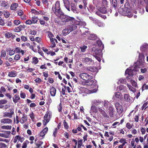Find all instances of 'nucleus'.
I'll list each match as a JSON object with an SVG mask.
<instances>
[{
  "label": "nucleus",
  "instance_id": "48",
  "mask_svg": "<svg viewBox=\"0 0 148 148\" xmlns=\"http://www.w3.org/2000/svg\"><path fill=\"white\" fill-rule=\"evenodd\" d=\"M110 103L108 101H105L104 102V106L105 107L107 108L110 106Z\"/></svg>",
  "mask_w": 148,
  "mask_h": 148
},
{
  "label": "nucleus",
  "instance_id": "17",
  "mask_svg": "<svg viewBox=\"0 0 148 148\" xmlns=\"http://www.w3.org/2000/svg\"><path fill=\"white\" fill-rule=\"evenodd\" d=\"M31 12L34 14L35 15H44L45 14V12L42 10H41L39 11H37L36 10L32 9L31 10Z\"/></svg>",
  "mask_w": 148,
  "mask_h": 148
},
{
  "label": "nucleus",
  "instance_id": "1",
  "mask_svg": "<svg viewBox=\"0 0 148 148\" xmlns=\"http://www.w3.org/2000/svg\"><path fill=\"white\" fill-rule=\"evenodd\" d=\"M79 77L82 79L85 80L84 84L86 85H91V87L95 86V88L91 90L92 93L95 92L97 90L96 88L97 86L95 83L93 84L94 81L92 80V77L86 73H80L79 75Z\"/></svg>",
  "mask_w": 148,
  "mask_h": 148
},
{
  "label": "nucleus",
  "instance_id": "38",
  "mask_svg": "<svg viewBox=\"0 0 148 148\" xmlns=\"http://www.w3.org/2000/svg\"><path fill=\"white\" fill-rule=\"evenodd\" d=\"M111 4L115 8L117 7V2L116 0H110Z\"/></svg>",
  "mask_w": 148,
  "mask_h": 148
},
{
  "label": "nucleus",
  "instance_id": "34",
  "mask_svg": "<svg viewBox=\"0 0 148 148\" xmlns=\"http://www.w3.org/2000/svg\"><path fill=\"white\" fill-rule=\"evenodd\" d=\"M100 101L99 100L97 99L94 100L92 102V105H94V106H98L100 104Z\"/></svg>",
  "mask_w": 148,
  "mask_h": 148
},
{
  "label": "nucleus",
  "instance_id": "4",
  "mask_svg": "<svg viewBox=\"0 0 148 148\" xmlns=\"http://www.w3.org/2000/svg\"><path fill=\"white\" fill-rule=\"evenodd\" d=\"M62 19V22L63 23H67L69 22L71 24H75V19L72 17L64 14L63 12V14H60L58 16Z\"/></svg>",
  "mask_w": 148,
  "mask_h": 148
},
{
  "label": "nucleus",
  "instance_id": "33",
  "mask_svg": "<svg viewBox=\"0 0 148 148\" xmlns=\"http://www.w3.org/2000/svg\"><path fill=\"white\" fill-rule=\"evenodd\" d=\"M115 96L116 98L119 100H121L122 97V95L120 92H117L115 93Z\"/></svg>",
  "mask_w": 148,
  "mask_h": 148
},
{
  "label": "nucleus",
  "instance_id": "57",
  "mask_svg": "<svg viewBox=\"0 0 148 148\" xmlns=\"http://www.w3.org/2000/svg\"><path fill=\"white\" fill-rule=\"evenodd\" d=\"M15 50H9V54L10 56H12L14 55L15 53Z\"/></svg>",
  "mask_w": 148,
  "mask_h": 148
},
{
  "label": "nucleus",
  "instance_id": "5",
  "mask_svg": "<svg viewBox=\"0 0 148 148\" xmlns=\"http://www.w3.org/2000/svg\"><path fill=\"white\" fill-rule=\"evenodd\" d=\"M52 10L58 17L63 14V12L60 9V1H56L55 4L53 5Z\"/></svg>",
  "mask_w": 148,
  "mask_h": 148
},
{
  "label": "nucleus",
  "instance_id": "16",
  "mask_svg": "<svg viewBox=\"0 0 148 148\" xmlns=\"http://www.w3.org/2000/svg\"><path fill=\"white\" fill-rule=\"evenodd\" d=\"M83 61L84 63H85L89 65L92 64V63H94L93 60L91 58L88 57L83 58Z\"/></svg>",
  "mask_w": 148,
  "mask_h": 148
},
{
  "label": "nucleus",
  "instance_id": "41",
  "mask_svg": "<svg viewBox=\"0 0 148 148\" xmlns=\"http://www.w3.org/2000/svg\"><path fill=\"white\" fill-rule=\"evenodd\" d=\"M12 115L10 112H5L4 113L3 116L8 117L10 118H11L12 117Z\"/></svg>",
  "mask_w": 148,
  "mask_h": 148
},
{
  "label": "nucleus",
  "instance_id": "50",
  "mask_svg": "<svg viewBox=\"0 0 148 148\" xmlns=\"http://www.w3.org/2000/svg\"><path fill=\"white\" fill-rule=\"evenodd\" d=\"M97 43L98 45V46H100V47H102V48H103V44L101 41L98 40L97 41Z\"/></svg>",
  "mask_w": 148,
  "mask_h": 148
},
{
  "label": "nucleus",
  "instance_id": "20",
  "mask_svg": "<svg viewBox=\"0 0 148 148\" xmlns=\"http://www.w3.org/2000/svg\"><path fill=\"white\" fill-rule=\"evenodd\" d=\"M98 110L100 112V113L102 115V116L104 117L108 118L109 116L107 115V114L105 111L103 110L101 108H98Z\"/></svg>",
  "mask_w": 148,
  "mask_h": 148
},
{
  "label": "nucleus",
  "instance_id": "56",
  "mask_svg": "<svg viewBox=\"0 0 148 148\" xmlns=\"http://www.w3.org/2000/svg\"><path fill=\"white\" fill-rule=\"evenodd\" d=\"M7 145L5 144L0 142V148H6Z\"/></svg>",
  "mask_w": 148,
  "mask_h": 148
},
{
  "label": "nucleus",
  "instance_id": "27",
  "mask_svg": "<svg viewBox=\"0 0 148 148\" xmlns=\"http://www.w3.org/2000/svg\"><path fill=\"white\" fill-rule=\"evenodd\" d=\"M114 108L112 106H109V107L108 109V112H109V115L111 117L113 116L114 114Z\"/></svg>",
  "mask_w": 148,
  "mask_h": 148
},
{
  "label": "nucleus",
  "instance_id": "39",
  "mask_svg": "<svg viewBox=\"0 0 148 148\" xmlns=\"http://www.w3.org/2000/svg\"><path fill=\"white\" fill-rule=\"evenodd\" d=\"M127 86L130 91H131L134 92L136 91V89L132 86L131 85L128 84H127Z\"/></svg>",
  "mask_w": 148,
  "mask_h": 148
},
{
  "label": "nucleus",
  "instance_id": "47",
  "mask_svg": "<svg viewBox=\"0 0 148 148\" xmlns=\"http://www.w3.org/2000/svg\"><path fill=\"white\" fill-rule=\"evenodd\" d=\"M84 9H86L87 4V0H82Z\"/></svg>",
  "mask_w": 148,
  "mask_h": 148
},
{
  "label": "nucleus",
  "instance_id": "63",
  "mask_svg": "<svg viewBox=\"0 0 148 148\" xmlns=\"http://www.w3.org/2000/svg\"><path fill=\"white\" fill-rule=\"evenodd\" d=\"M20 97L22 98H25L26 97L25 93L24 92H22L21 91L20 93Z\"/></svg>",
  "mask_w": 148,
  "mask_h": 148
},
{
  "label": "nucleus",
  "instance_id": "6",
  "mask_svg": "<svg viewBox=\"0 0 148 148\" xmlns=\"http://www.w3.org/2000/svg\"><path fill=\"white\" fill-rule=\"evenodd\" d=\"M138 68H139V66L136 63H134L132 67H130L127 69H129L128 71H130V73L132 74V73H134L138 71Z\"/></svg>",
  "mask_w": 148,
  "mask_h": 148
},
{
  "label": "nucleus",
  "instance_id": "62",
  "mask_svg": "<svg viewBox=\"0 0 148 148\" xmlns=\"http://www.w3.org/2000/svg\"><path fill=\"white\" fill-rule=\"evenodd\" d=\"M119 89L120 90H123L124 91L125 90V87L123 85H121L119 86Z\"/></svg>",
  "mask_w": 148,
  "mask_h": 148
},
{
  "label": "nucleus",
  "instance_id": "22",
  "mask_svg": "<svg viewBox=\"0 0 148 148\" xmlns=\"http://www.w3.org/2000/svg\"><path fill=\"white\" fill-rule=\"evenodd\" d=\"M75 23L74 24H71L72 25H69L67 26L70 32L75 30L77 27V26L75 25Z\"/></svg>",
  "mask_w": 148,
  "mask_h": 148
},
{
  "label": "nucleus",
  "instance_id": "29",
  "mask_svg": "<svg viewBox=\"0 0 148 148\" xmlns=\"http://www.w3.org/2000/svg\"><path fill=\"white\" fill-rule=\"evenodd\" d=\"M48 131V128L47 127H46L40 132V136H44Z\"/></svg>",
  "mask_w": 148,
  "mask_h": 148
},
{
  "label": "nucleus",
  "instance_id": "35",
  "mask_svg": "<svg viewBox=\"0 0 148 148\" xmlns=\"http://www.w3.org/2000/svg\"><path fill=\"white\" fill-rule=\"evenodd\" d=\"M126 81L125 79L121 78L119 80L118 83L119 84H125L126 83Z\"/></svg>",
  "mask_w": 148,
  "mask_h": 148
},
{
  "label": "nucleus",
  "instance_id": "60",
  "mask_svg": "<svg viewBox=\"0 0 148 148\" xmlns=\"http://www.w3.org/2000/svg\"><path fill=\"white\" fill-rule=\"evenodd\" d=\"M24 140V138L23 137H21L20 136L18 135V140L22 143L23 141Z\"/></svg>",
  "mask_w": 148,
  "mask_h": 148
},
{
  "label": "nucleus",
  "instance_id": "28",
  "mask_svg": "<svg viewBox=\"0 0 148 148\" xmlns=\"http://www.w3.org/2000/svg\"><path fill=\"white\" fill-rule=\"evenodd\" d=\"M69 29V28L67 26L62 31V33L63 35L66 36V35L69 34L70 32Z\"/></svg>",
  "mask_w": 148,
  "mask_h": 148
},
{
  "label": "nucleus",
  "instance_id": "31",
  "mask_svg": "<svg viewBox=\"0 0 148 148\" xmlns=\"http://www.w3.org/2000/svg\"><path fill=\"white\" fill-rule=\"evenodd\" d=\"M18 4L16 3H14L12 4L10 6V8L12 10H15L18 7Z\"/></svg>",
  "mask_w": 148,
  "mask_h": 148
},
{
  "label": "nucleus",
  "instance_id": "55",
  "mask_svg": "<svg viewBox=\"0 0 148 148\" xmlns=\"http://www.w3.org/2000/svg\"><path fill=\"white\" fill-rule=\"evenodd\" d=\"M58 131V129L56 128L55 129V130L53 132V135L54 136V137H56L57 133V132Z\"/></svg>",
  "mask_w": 148,
  "mask_h": 148
},
{
  "label": "nucleus",
  "instance_id": "61",
  "mask_svg": "<svg viewBox=\"0 0 148 148\" xmlns=\"http://www.w3.org/2000/svg\"><path fill=\"white\" fill-rule=\"evenodd\" d=\"M58 111L59 112H61L62 111V108L61 103H60V104L58 106Z\"/></svg>",
  "mask_w": 148,
  "mask_h": 148
},
{
  "label": "nucleus",
  "instance_id": "24",
  "mask_svg": "<svg viewBox=\"0 0 148 148\" xmlns=\"http://www.w3.org/2000/svg\"><path fill=\"white\" fill-rule=\"evenodd\" d=\"M56 90L54 87H52L50 88V93L51 96L54 97L56 94Z\"/></svg>",
  "mask_w": 148,
  "mask_h": 148
},
{
  "label": "nucleus",
  "instance_id": "43",
  "mask_svg": "<svg viewBox=\"0 0 148 148\" xmlns=\"http://www.w3.org/2000/svg\"><path fill=\"white\" fill-rule=\"evenodd\" d=\"M5 36L7 38H9L12 36V34L10 32H7L5 34Z\"/></svg>",
  "mask_w": 148,
  "mask_h": 148
},
{
  "label": "nucleus",
  "instance_id": "26",
  "mask_svg": "<svg viewBox=\"0 0 148 148\" xmlns=\"http://www.w3.org/2000/svg\"><path fill=\"white\" fill-rule=\"evenodd\" d=\"M12 121V120L9 119H3L1 120V122L3 123H9Z\"/></svg>",
  "mask_w": 148,
  "mask_h": 148
},
{
  "label": "nucleus",
  "instance_id": "58",
  "mask_svg": "<svg viewBox=\"0 0 148 148\" xmlns=\"http://www.w3.org/2000/svg\"><path fill=\"white\" fill-rule=\"evenodd\" d=\"M5 23L3 19L0 17V25L2 26L4 25Z\"/></svg>",
  "mask_w": 148,
  "mask_h": 148
},
{
  "label": "nucleus",
  "instance_id": "25",
  "mask_svg": "<svg viewBox=\"0 0 148 148\" xmlns=\"http://www.w3.org/2000/svg\"><path fill=\"white\" fill-rule=\"evenodd\" d=\"M124 98L126 101L130 102L132 101V98L128 94H126L124 95Z\"/></svg>",
  "mask_w": 148,
  "mask_h": 148
},
{
  "label": "nucleus",
  "instance_id": "14",
  "mask_svg": "<svg viewBox=\"0 0 148 148\" xmlns=\"http://www.w3.org/2000/svg\"><path fill=\"white\" fill-rule=\"evenodd\" d=\"M139 68L140 69V71L143 73H146L148 69V67H146V65L144 64H139Z\"/></svg>",
  "mask_w": 148,
  "mask_h": 148
},
{
  "label": "nucleus",
  "instance_id": "9",
  "mask_svg": "<svg viewBox=\"0 0 148 148\" xmlns=\"http://www.w3.org/2000/svg\"><path fill=\"white\" fill-rule=\"evenodd\" d=\"M140 51L143 53L147 54L148 51V44L145 43L140 47Z\"/></svg>",
  "mask_w": 148,
  "mask_h": 148
},
{
  "label": "nucleus",
  "instance_id": "18",
  "mask_svg": "<svg viewBox=\"0 0 148 148\" xmlns=\"http://www.w3.org/2000/svg\"><path fill=\"white\" fill-rule=\"evenodd\" d=\"M92 52H94L97 55H99V53H101L102 52V51L100 49L97 48L96 47H93L92 49ZM93 54L94 53H92Z\"/></svg>",
  "mask_w": 148,
  "mask_h": 148
},
{
  "label": "nucleus",
  "instance_id": "8",
  "mask_svg": "<svg viewBox=\"0 0 148 148\" xmlns=\"http://www.w3.org/2000/svg\"><path fill=\"white\" fill-rule=\"evenodd\" d=\"M19 116L20 118L19 121L21 123L23 124L27 121V117L24 112L22 114V115L19 114Z\"/></svg>",
  "mask_w": 148,
  "mask_h": 148
},
{
  "label": "nucleus",
  "instance_id": "46",
  "mask_svg": "<svg viewBox=\"0 0 148 148\" xmlns=\"http://www.w3.org/2000/svg\"><path fill=\"white\" fill-rule=\"evenodd\" d=\"M1 128L3 129L9 130L11 128L12 126L10 125H3L1 126Z\"/></svg>",
  "mask_w": 148,
  "mask_h": 148
},
{
  "label": "nucleus",
  "instance_id": "49",
  "mask_svg": "<svg viewBox=\"0 0 148 148\" xmlns=\"http://www.w3.org/2000/svg\"><path fill=\"white\" fill-rule=\"evenodd\" d=\"M133 125L132 124H131L130 123H127L126 125V127L128 128V129L130 130L132 128Z\"/></svg>",
  "mask_w": 148,
  "mask_h": 148
},
{
  "label": "nucleus",
  "instance_id": "52",
  "mask_svg": "<svg viewBox=\"0 0 148 148\" xmlns=\"http://www.w3.org/2000/svg\"><path fill=\"white\" fill-rule=\"evenodd\" d=\"M3 14L5 17L6 18L8 17L10 15V13L8 12L7 11L4 12H3Z\"/></svg>",
  "mask_w": 148,
  "mask_h": 148
},
{
  "label": "nucleus",
  "instance_id": "54",
  "mask_svg": "<svg viewBox=\"0 0 148 148\" xmlns=\"http://www.w3.org/2000/svg\"><path fill=\"white\" fill-rule=\"evenodd\" d=\"M130 82L132 84V85L135 87L137 86V84L134 80H132Z\"/></svg>",
  "mask_w": 148,
  "mask_h": 148
},
{
  "label": "nucleus",
  "instance_id": "44",
  "mask_svg": "<svg viewBox=\"0 0 148 148\" xmlns=\"http://www.w3.org/2000/svg\"><path fill=\"white\" fill-rule=\"evenodd\" d=\"M108 2L107 0H102V6L107 7Z\"/></svg>",
  "mask_w": 148,
  "mask_h": 148
},
{
  "label": "nucleus",
  "instance_id": "37",
  "mask_svg": "<svg viewBox=\"0 0 148 148\" xmlns=\"http://www.w3.org/2000/svg\"><path fill=\"white\" fill-rule=\"evenodd\" d=\"M38 20V17L34 16L32 18L31 21L33 24H35L37 23Z\"/></svg>",
  "mask_w": 148,
  "mask_h": 148
},
{
  "label": "nucleus",
  "instance_id": "13",
  "mask_svg": "<svg viewBox=\"0 0 148 148\" xmlns=\"http://www.w3.org/2000/svg\"><path fill=\"white\" fill-rule=\"evenodd\" d=\"M138 61L139 62V64H144L145 56L143 53H139Z\"/></svg>",
  "mask_w": 148,
  "mask_h": 148
},
{
  "label": "nucleus",
  "instance_id": "45",
  "mask_svg": "<svg viewBox=\"0 0 148 148\" xmlns=\"http://www.w3.org/2000/svg\"><path fill=\"white\" fill-rule=\"evenodd\" d=\"M87 46L86 45H84L83 46L80 47V48L81 49V51L82 52H84L86 50V49L87 48Z\"/></svg>",
  "mask_w": 148,
  "mask_h": 148
},
{
  "label": "nucleus",
  "instance_id": "19",
  "mask_svg": "<svg viewBox=\"0 0 148 148\" xmlns=\"http://www.w3.org/2000/svg\"><path fill=\"white\" fill-rule=\"evenodd\" d=\"M80 30L81 32L82 31L83 32H82V35H86L89 34V32L88 31V29L86 27H84L82 28Z\"/></svg>",
  "mask_w": 148,
  "mask_h": 148
},
{
  "label": "nucleus",
  "instance_id": "7",
  "mask_svg": "<svg viewBox=\"0 0 148 148\" xmlns=\"http://www.w3.org/2000/svg\"><path fill=\"white\" fill-rule=\"evenodd\" d=\"M48 37L50 38V42L51 43L50 47L51 48L55 47L56 45L54 41V38H53L54 37V35L51 32H48Z\"/></svg>",
  "mask_w": 148,
  "mask_h": 148
},
{
  "label": "nucleus",
  "instance_id": "15",
  "mask_svg": "<svg viewBox=\"0 0 148 148\" xmlns=\"http://www.w3.org/2000/svg\"><path fill=\"white\" fill-rule=\"evenodd\" d=\"M51 115L49 113H48L47 114H46L44 116V121L43 124L44 125H46L49 122L50 120Z\"/></svg>",
  "mask_w": 148,
  "mask_h": 148
},
{
  "label": "nucleus",
  "instance_id": "51",
  "mask_svg": "<svg viewBox=\"0 0 148 148\" xmlns=\"http://www.w3.org/2000/svg\"><path fill=\"white\" fill-rule=\"evenodd\" d=\"M43 142L39 140L38 141V143H35V144L37 146L38 148L39 147L43 144Z\"/></svg>",
  "mask_w": 148,
  "mask_h": 148
},
{
  "label": "nucleus",
  "instance_id": "64",
  "mask_svg": "<svg viewBox=\"0 0 148 148\" xmlns=\"http://www.w3.org/2000/svg\"><path fill=\"white\" fill-rule=\"evenodd\" d=\"M63 124L64 127L66 129H67L68 128V125L67 123L66 122L65 120H64L63 122Z\"/></svg>",
  "mask_w": 148,
  "mask_h": 148
},
{
  "label": "nucleus",
  "instance_id": "21",
  "mask_svg": "<svg viewBox=\"0 0 148 148\" xmlns=\"http://www.w3.org/2000/svg\"><path fill=\"white\" fill-rule=\"evenodd\" d=\"M97 111V109L96 107L94 105H92L91 107L90 112L91 114L96 113Z\"/></svg>",
  "mask_w": 148,
  "mask_h": 148
},
{
  "label": "nucleus",
  "instance_id": "2",
  "mask_svg": "<svg viewBox=\"0 0 148 148\" xmlns=\"http://www.w3.org/2000/svg\"><path fill=\"white\" fill-rule=\"evenodd\" d=\"M128 3H126L124 5V8L120 7L118 11L119 13L121 15L126 16L130 18L133 15L131 12V10L126 6V5H128Z\"/></svg>",
  "mask_w": 148,
  "mask_h": 148
},
{
  "label": "nucleus",
  "instance_id": "32",
  "mask_svg": "<svg viewBox=\"0 0 148 148\" xmlns=\"http://www.w3.org/2000/svg\"><path fill=\"white\" fill-rule=\"evenodd\" d=\"M97 38V36L95 34H90L88 37V39L92 40H96Z\"/></svg>",
  "mask_w": 148,
  "mask_h": 148
},
{
  "label": "nucleus",
  "instance_id": "23",
  "mask_svg": "<svg viewBox=\"0 0 148 148\" xmlns=\"http://www.w3.org/2000/svg\"><path fill=\"white\" fill-rule=\"evenodd\" d=\"M107 7L102 6L101 7H99L98 8V10L102 13L105 14L107 12Z\"/></svg>",
  "mask_w": 148,
  "mask_h": 148
},
{
  "label": "nucleus",
  "instance_id": "59",
  "mask_svg": "<svg viewBox=\"0 0 148 148\" xmlns=\"http://www.w3.org/2000/svg\"><path fill=\"white\" fill-rule=\"evenodd\" d=\"M139 12L141 14H144L145 12V10L143 8H140L138 10Z\"/></svg>",
  "mask_w": 148,
  "mask_h": 148
},
{
  "label": "nucleus",
  "instance_id": "10",
  "mask_svg": "<svg viewBox=\"0 0 148 148\" xmlns=\"http://www.w3.org/2000/svg\"><path fill=\"white\" fill-rule=\"evenodd\" d=\"M129 69H127L125 71V74L126 75L127 74L128 75L127 77V79L128 81L131 82L132 80H134L133 78V75H134V73H132V74H131V73H130V71H128Z\"/></svg>",
  "mask_w": 148,
  "mask_h": 148
},
{
  "label": "nucleus",
  "instance_id": "12",
  "mask_svg": "<svg viewBox=\"0 0 148 148\" xmlns=\"http://www.w3.org/2000/svg\"><path fill=\"white\" fill-rule=\"evenodd\" d=\"M115 105L118 113L119 114L121 113L123 111L122 105L117 102L115 103Z\"/></svg>",
  "mask_w": 148,
  "mask_h": 148
},
{
  "label": "nucleus",
  "instance_id": "3",
  "mask_svg": "<svg viewBox=\"0 0 148 148\" xmlns=\"http://www.w3.org/2000/svg\"><path fill=\"white\" fill-rule=\"evenodd\" d=\"M63 1L64 6L69 11L71 10L74 12L76 11L77 6L75 3H70L68 0H63Z\"/></svg>",
  "mask_w": 148,
  "mask_h": 148
},
{
  "label": "nucleus",
  "instance_id": "40",
  "mask_svg": "<svg viewBox=\"0 0 148 148\" xmlns=\"http://www.w3.org/2000/svg\"><path fill=\"white\" fill-rule=\"evenodd\" d=\"M100 12L99 11L98 12H95V14L97 15L98 16L101 17V18L105 19L106 18V16L104 15H102Z\"/></svg>",
  "mask_w": 148,
  "mask_h": 148
},
{
  "label": "nucleus",
  "instance_id": "42",
  "mask_svg": "<svg viewBox=\"0 0 148 148\" xmlns=\"http://www.w3.org/2000/svg\"><path fill=\"white\" fill-rule=\"evenodd\" d=\"M38 62V58L36 57H34L32 58V63L36 64H37Z\"/></svg>",
  "mask_w": 148,
  "mask_h": 148
},
{
  "label": "nucleus",
  "instance_id": "36",
  "mask_svg": "<svg viewBox=\"0 0 148 148\" xmlns=\"http://www.w3.org/2000/svg\"><path fill=\"white\" fill-rule=\"evenodd\" d=\"M16 75V73L15 71H12L9 73L8 76L10 77H14Z\"/></svg>",
  "mask_w": 148,
  "mask_h": 148
},
{
  "label": "nucleus",
  "instance_id": "30",
  "mask_svg": "<svg viewBox=\"0 0 148 148\" xmlns=\"http://www.w3.org/2000/svg\"><path fill=\"white\" fill-rule=\"evenodd\" d=\"M20 99V97L17 94H16L14 96V97H13V101L15 103L18 102Z\"/></svg>",
  "mask_w": 148,
  "mask_h": 148
},
{
  "label": "nucleus",
  "instance_id": "11",
  "mask_svg": "<svg viewBox=\"0 0 148 148\" xmlns=\"http://www.w3.org/2000/svg\"><path fill=\"white\" fill-rule=\"evenodd\" d=\"M86 71L88 73L92 72L94 73L93 74H95L98 72V69L96 67L88 66L86 68Z\"/></svg>",
  "mask_w": 148,
  "mask_h": 148
},
{
  "label": "nucleus",
  "instance_id": "53",
  "mask_svg": "<svg viewBox=\"0 0 148 148\" xmlns=\"http://www.w3.org/2000/svg\"><path fill=\"white\" fill-rule=\"evenodd\" d=\"M29 116L31 118V119L34 121V115L33 112H31V113L29 114Z\"/></svg>",
  "mask_w": 148,
  "mask_h": 148
}]
</instances>
